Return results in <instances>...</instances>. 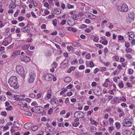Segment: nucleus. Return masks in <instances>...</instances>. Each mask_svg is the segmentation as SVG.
Listing matches in <instances>:
<instances>
[{
  "label": "nucleus",
  "instance_id": "16",
  "mask_svg": "<svg viewBox=\"0 0 135 135\" xmlns=\"http://www.w3.org/2000/svg\"><path fill=\"white\" fill-rule=\"evenodd\" d=\"M90 120L91 123L93 125H95L96 126H97V125L99 124V123L97 122H96L92 118H90Z\"/></svg>",
  "mask_w": 135,
  "mask_h": 135
},
{
  "label": "nucleus",
  "instance_id": "10",
  "mask_svg": "<svg viewBox=\"0 0 135 135\" xmlns=\"http://www.w3.org/2000/svg\"><path fill=\"white\" fill-rule=\"evenodd\" d=\"M21 31L24 33H28L30 31V28L28 26H26L22 28Z\"/></svg>",
  "mask_w": 135,
  "mask_h": 135
},
{
  "label": "nucleus",
  "instance_id": "58",
  "mask_svg": "<svg viewBox=\"0 0 135 135\" xmlns=\"http://www.w3.org/2000/svg\"><path fill=\"white\" fill-rule=\"evenodd\" d=\"M90 67L92 68L94 66V64L93 63L92 61L90 62L89 63Z\"/></svg>",
  "mask_w": 135,
  "mask_h": 135
},
{
  "label": "nucleus",
  "instance_id": "39",
  "mask_svg": "<svg viewBox=\"0 0 135 135\" xmlns=\"http://www.w3.org/2000/svg\"><path fill=\"white\" fill-rule=\"evenodd\" d=\"M132 49L131 48H127L126 49V52H131L132 51Z\"/></svg>",
  "mask_w": 135,
  "mask_h": 135
},
{
  "label": "nucleus",
  "instance_id": "19",
  "mask_svg": "<svg viewBox=\"0 0 135 135\" xmlns=\"http://www.w3.org/2000/svg\"><path fill=\"white\" fill-rule=\"evenodd\" d=\"M54 13L55 14H59L61 13V11L59 9L55 8L54 9Z\"/></svg>",
  "mask_w": 135,
  "mask_h": 135
},
{
  "label": "nucleus",
  "instance_id": "56",
  "mask_svg": "<svg viewBox=\"0 0 135 135\" xmlns=\"http://www.w3.org/2000/svg\"><path fill=\"white\" fill-rule=\"evenodd\" d=\"M98 36H94V39L93 40V41L95 42H97V39L98 38Z\"/></svg>",
  "mask_w": 135,
  "mask_h": 135
},
{
  "label": "nucleus",
  "instance_id": "43",
  "mask_svg": "<svg viewBox=\"0 0 135 135\" xmlns=\"http://www.w3.org/2000/svg\"><path fill=\"white\" fill-rule=\"evenodd\" d=\"M109 132L110 133H111L112 131L114 129V127L113 126L110 127L109 128Z\"/></svg>",
  "mask_w": 135,
  "mask_h": 135
},
{
  "label": "nucleus",
  "instance_id": "21",
  "mask_svg": "<svg viewBox=\"0 0 135 135\" xmlns=\"http://www.w3.org/2000/svg\"><path fill=\"white\" fill-rule=\"evenodd\" d=\"M72 45L75 47L80 46L81 45L78 42H75L72 43Z\"/></svg>",
  "mask_w": 135,
  "mask_h": 135
},
{
  "label": "nucleus",
  "instance_id": "44",
  "mask_svg": "<svg viewBox=\"0 0 135 135\" xmlns=\"http://www.w3.org/2000/svg\"><path fill=\"white\" fill-rule=\"evenodd\" d=\"M133 72V69H128V73L129 74H132Z\"/></svg>",
  "mask_w": 135,
  "mask_h": 135
},
{
  "label": "nucleus",
  "instance_id": "33",
  "mask_svg": "<svg viewBox=\"0 0 135 135\" xmlns=\"http://www.w3.org/2000/svg\"><path fill=\"white\" fill-rule=\"evenodd\" d=\"M37 107H40V106H36L33 107L31 109V111L33 112H35V110L36 109V108Z\"/></svg>",
  "mask_w": 135,
  "mask_h": 135
},
{
  "label": "nucleus",
  "instance_id": "22",
  "mask_svg": "<svg viewBox=\"0 0 135 135\" xmlns=\"http://www.w3.org/2000/svg\"><path fill=\"white\" fill-rule=\"evenodd\" d=\"M22 111L25 112V115H26L29 116H31L32 115V114L31 112L23 110H22Z\"/></svg>",
  "mask_w": 135,
  "mask_h": 135
},
{
  "label": "nucleus",
  "instance_id": "62",
  "mask_svg": "<svg viewBox=\"0 0 135 135\" xmlns=\"http://www.w3.org/2000/svg\"><path fill=\"white\" fill-rule=\"evenodd\" d=\"M5 98H6L3 95L0 96V99L1 100L3 101V100H5L4 99Z\"/></svg>",
  "mask_w": 135,
  "mask_h": 135
},
{
  "label": "nucleus",
  "instance_id": "59",
  "mask_svg": "<svg viewBox=\"0 0 135 135\" xmlns=\"http://www.w3.org/2000/svg\"><path fill=\"white\" fill-rule=\"evenodd\" d=\"M85 68V66L84 65H81L79 66V69L83 70Z\"/></svg>",
  "mask_w": 135,
  "mask_h": 135
},
{
  "label": "nucleus",
  "instance_id": "50",
  "mask_svg": "<svg viewBox=\"0 0 135 135\" xmlns=\"http://www.w3.org/2000/svg\"><path fill=\"white\" fill-rule=\"evenodd\" d=\"M52 65L55 68H56L57 66V64L56 62H54L52 64Z\"/></svg>",
  "mask_w": 135,
  "mask_h": 135
},
{
  "label": "nucleus",
  "instance_id": "25",
  "mask_svg": "<svg viewBox=\"0 0 135 135\" xmlns=\"http://www.w3.org/2000/svg\"><path fill=\"white\" fill-rule=\"evenodd\" d=\"M75 76L77 78L81 76V74L79 71H77L75 73Z\"/></svg>",
  "mask_w": 135,
  "mask_h": 135
},
{
  "label": "nucleus",
  "instance_id": "51",
  "mask_svg": "<svg viewBox=\"0 0 135 135\" xmlns=\"http://www.w3.org/2000/svg\"><path fill=\"white\" fill-rule=\"evenodd\" d=\"M12 109V106H10L6 108V110H11Z\"/></svg>",
  "mask_w": 135,
  "mask_h": 135
},
{
  "label": "nucleus",
  "instance_id": "7",
  "mask_svg": "<svg viewBox=\"0 0 135 135\" xmlns=\"http://www.w3.org/2000/svg\"><path fill=\"white\" fill-rule=\"evenodd\" d=\"M53 76L51 74H47L44 75V79L46 81H50L52 80Z\"/></svg>",
  "mask_w": 135,
  "mask_h": 135
},
{
  "label": "nucleus",
  "instance_id": "46",
  "mask_svg": "<svg viewBox=\"0 0 135 135\" xmlns=\"http://www.w3.org/2000/svg\"><path fill=\"white\" fill-rule=\"evenodd\" d=\"M53 109L52 108H50L48 111V114L49 115L51 114L53 112Z\"/></svg>",
  "mask_w": 135,
  "mask_h": 135
},
{
  "label": "nucleus",
  "instance_id": "47",
  "mask_svg": "<svg viewBox=\"0 0 135 135\" xmlns=\"http://www.w3.org/2000/svg\"><path fill=\"white\" fill-rule=\"evenodd\" d=\"M118 40H122L124 39L123 37L120 35H119L118 36Z\"/></svg>",
  "mask_w": 135,
  "mask_h": 135
},
{
  "label": "nucleus",
  "instance_id": "49",
  "mask_svg": "<svg viewBox=\"0 0 135 135\" xmlns=\"http://www.w3.org/2000/svg\"><path fill=\"white\" fill-rule=\"evenodd\" d=\"M87 26L85 24H82L80 26V28H84L87 27Z\"/></svg>",
  "mask_w": 135,
  "mask_h": 135
},
{
  "label": "nucleus",
  "instance_id": "48",
  "mask_svg": "<svg viewBox=\"0 0 135 135\" xmlns=\"http://www.w3.org/2000/svg\"><path fill=\"white\" fill-rule=\"evenodd\" d=\"M25 19V18L23 16L19 17H18V20L20 21H22V20H24Z\"/></svg>",
  "mask_w": 135,
  "mask_h": 135
},
{
  "label": "nucleus",
  "instance_id": "63",
  "mask_svg": "<svg viewBox=\"0 0 135 135\" xmlns=\"http://www.w3.org/2000/svg\"><path fill=\"white\" fill-rule=\"evenodd\" d=\"M89 108V106H85L84 108V110L85 111L87 110H88Z\"/></svg>",
  "mask_w": 135,
  "mask_h": 135
},
{
  "label": "nucleus",
  "instance_id": "23",
  "mask_svg": "<svg viewBox=\"0 0 135 135\" xmlns=\"http://www.w3.org/2000/svg\"><path fill=\"white\" fill-rule=\"evenodd\" d=\"M75 69V67L73 66H71L67 71V72L68 73H70L72 71L74 70Z\"/></svg>",
  "mask_w": 135,
  "mask_h": 135
},
{
  "label": "nucleus",
  "instance_id": "12",
  "mask_svg": "<svg viewBox=\"0 0 135 135\" xmlns=\"http://www.w3.org/2000/svg\"><path fill=\"white\" fill-rule=\"evenodd\" d=\"M128 36H129V40H131L134 37V35L132 32H128Z\"/></svg>",
  "mask_w": 135,
  "mask_h": 135
},
{
  "label": "nucleus",
  "instance_id": "17",
  "mask_svg": "<svg viewBox=\"0 0 135 135\" xmlns=\"http://www.w3.org/2000/svg\"><path fill=\"white\" fill-rule=\"evenodd\" d=\"M71 81V78L69 77H67L65 78L64 81L66 83H69Z\"/></svg>",
  "mask_w": 135,
  "mask_h": 135
},
{
  "label": "nucleus",
  "instance_id": "45",
  "mask_svg": "<svg viewBox=\"0 0 135 135\" xmlns=\"http://www.w3.org/2000/svg\"><path fill=\"white\" fill-rule=\"evenodd\" d=\"M67 91V89H65L63 90L62 91H61L60 93V95H62L64 93H65Z\"/></svg>",
  "mask_w": 135,
  "mask_h": 135
},
{
  "label": "nucleus",
  "instance_id": "14",
  "mask_svg": "<svg viewBox=\"0 0 135 135\" xmlns=\"http://www.w3.org/2000/svg\"><path fill=\"white\" fill-rule=\"evenodd\" d=\"M13 97L16 100L19 101L24 100V99L23 98H20L19 96L17 95H15Z\"/></svg>",
  "mask_w": 135,
  "mask_h": 135
},
{
  "label": "nucleus",
  "instance_id": "64",
  "mask_svg": "<svg viewBox=\"0 0 135 135\" xmlns=\"http://www.w3.org/2000/svg\"><path fill=\"white\" fill-rule=\"evenodd\" d=\"M1 115L6 116L7 115V113L5 111H3L1 112Z\"/></svg>",
  "mask_w": 135,
  "mask_h": 135
},
{
  "label": "nucleus",
  "instance_id": "27",
  "mask_svg": "<svg viewBox=\"0 0 135 135\" xmlns=\"http://www.w3.org/2000/svg\"><path fill=\"white\" fill-rule=\"evenodd\" d=\"M38 129L37 126H33L31 127V129L32 131H37Z\"/></svg>",
  "mask_w": 135,
  "mask_h": 135
},
{
  "label": "nucleus",
  "instance_id": "38",
  "mask_svg": "<svg viewBox=\"0 0 135 135\" xmlns=\"http://www.w3.org/2000/svg\"><path fill=\"white\" fill-rule=\"evenodd\" d=\"M125 46L127 48H128L130 46V44L128 42L125 41Z\"/></svg>",
  "mask_w": 135,
  "mask_h": 135
},
{
  "label": "nucleus",
  "instance_id": "2",
  "mask_svg": "<svg viewBox=\"0 0 135 135\" xmlns=\"http://www.w3.org/2000/svg\"><path fill=\"white\" fill-rule=\"evenodd\" d=\"M132 122H131L130 119L129 118L125 119L122 123V125L126 127H128L131 126Z\"/></svg>",
  "mask_w": 135,
  "mask_h": 135
},
{
  "label": "nucleus",
  "instance_id": "28",
  "mask_svg": "<svg viewBox=\"0 0 135 135\" xmlns=\"http://www.w3.org/2000/svg\"><path fill=\"white\" fill-rule=\"evenodd\" d=\"M35 78L32 77L30 76V78L28 79V81L30 83H32L34 81Z\"/></svg>",
  "mask_w": 135,
  "mask_h": 135
},
{
  "label": "nucleus",
  "instance_id": "29",
  "mask_svg": "<svg viewBox=\"0 0 135 135\" xmlns=\"http://www.w3.org/2000/svg\"><path fill=\"white\" fill-rule=\"evenodd\" d=\"M30 46V45L29 44L25 45V46H23L22 47V49H23L24 50L28 49L29 48Z\"/></svg>",
  "mask_w": 135,
  "mask_h": 135
},
{
  "label": "nucleus",
  "instance_id": "6",
  "mask_svg": "<svg viewBox=\"0 0 135 135\" xmlns=\"http://www.w3.org/2000/svg\"><path fill=\"white\" fill-rule=\"evenodd\" d=\"M120 9L119 8L120 11L121 12H126L128 11V7L127 5L125 4H123L121 6H120Z\"/></svg>",
  "mask_w": 135,
  "mask_h": 135
},
{
  "label": "nucleus",
  "instance_id": "1",
  "mask_svg": "<svg viewBox=\"0 0 135 135\" xmlns=\"http://www.w3.org/2000/svg\"><path fill=\"white\" fill-rule=\"evenodd\" d=\"M17 78L15 76L11 77L8 80V82L10 87L15 89H17L19 86L17 82Z\"/></svg>",
  "mask_w": 135,
  "mask_h": 135
},
{
  "label": "nucleus",
  "instance_id": "8",
  "mask_svg": "<svg viewBox=\"0 0 135 135\" xmlns=\"http://www.w3.org/2000/svg\"><path fill=\"white\" fill-rule=\"evenodd\" d=\"M51 90H48L47 92L46 95L44 99L46 100H47L51 99L52 97V94H51Z\"/></svg>",
  "mask_w": 135,
  "mask_h": 135
},
{
  "label": "nucleus",
  "instance_id": "9",
  "mask_svg": "<svg viewBox=\"0 0 135 135\" xmlns=\"http://www.w3.org/2000/svg\"><path fill=\"white\" fill-rule=\"evenodd\" d=\"M20 58V60L22 61H23L25 62H29L30 60V59L29 57L26 56H21Z\"/></svg>",
  "mask_w": 135,
  "mask_h": 135
},
{
  "label": "nucleus",
  "instance_id": "54",
  "mask_svg": "<svg viewBox=\"0 0 135 135\" xmlns=\"http://www.w3.org/2000/svg\"><path fill=\"white\" fill-rule=\"evenodd\" d=\"M73 85L71 84H70L67 86L66 88L67 89H70L73 87Z\"/></svg>",
  "mask_w": 135,
  "mask_h": 135
},
{
  "label": "nucleus",
  "instance_id": "26",
  "mask_svg": "<svg viewBox=\"0 0 135 135\" xmlns=\"http://www.w3.org/2000/svg\"><path fill=\"white\" fill-rule=\"evenodd\" d=\"M28 123H26L24 126V127L26 129H30V128Z\"/></svg>",
  "mask_w": 135,
  "mask_h": 135
},
{
  "label": "nucleus",
  "instance_id": "32",
  "mask_svg": "<svg viewBox=\"0 0 135 135\" xmlns=\"http://www.w3.org/2000/svg\"><path fill=\"white\" fill-rule=\"evenodd\" d=\"M115 124L116 127L117 129H118L120 128V125L119 122H117Z\"/></svg>",
  "mask_w": 135,
  "mask_h": 135
},
{
  "label": "nucleus",
  "instance_id": "34",
  "mask_svg": "<svg viewBox=\"0 0 135 135\" xmlns=\"http://www.w3.org/2000/svg\"><path fill=\"white\" fill-rule=\"evenodd\" d=\"M119 99L124 102L126 101V98L123 96L120 97Z\"/></svg>",
  "mask_w": 135,
  "mask_h": 135
},
{
  "label": "nucleus",
  "instance_id": "35",
  "mask_svg": "<svg viewBox=\"0 0 135 135\" xmlns=\"http://www.w3.org/2000/svg\"><path fill=\"white\" fill-rule=\"evenodd\" d=\"M29 96L31 98H34L35 97V94H33V92H31L29 94Z\"/></svg>",
  "mask_w": 135,
  "mask_h": 135
},
{
  "label": "nucleus",
  "instance_id": "57",
  "mask_svg": "<svg viewBox=\"0 0 135 135\" xmlns=\"http://www.w3.org/2000/svg\"><path fill=\"white\" fill-rule=\"evenodd\" d=\"M63 55L66 58L68 57V53L66 52L64 53Z\"/></svg>",
  "mask_w": 135,
  "mask_h": 135
},
{
  "label": "nucleus",
  "instance_id": "55",
  "mask_svg": "<svg viewBox=\"0 0 135 135\" xmlns=\"http://www.w3.org/2000/svg\"><path fill=\"white\" fill-rule=\"evenodd\" d=\"M57 21L56 19H55L54 20L52 21V23L53 24L54 26H56L57 25Z\"/></svg>",
  "mask_w": 135,
  "mask_h": 135
},
{
  "label": "nucleus",
  "instance_id": "36",
  "mask_svg": "<svg viewBox=\"0 0 135 135\" xmlns=\"http://www.w3.org/2000/svg\"><path fill=\"white\" fill-rule=\"evenodd\" d=\"M80 123L79 122H74L73 123V126L74 127H76L78 126L79 124Z\"/></svg>",
  "mask_w": 135,
  "mask_h": 135
},
{
  "label": "nucleus",
  "instance_id": "60",
  "mask_svg": "<svg viewBox=\"0 0 135 135\" xmlns=\"http://www.w3.org/2000/svg\"><path fill=\"white\" fill-rule=\"evenodd\" d=\"M73 47L71 46H67V49L69 51H70L71 49H72Z\"/></svg>",
  "mask_w": 135,
  "mask_h": 135
},
{
  "label": "nucleus",
  "instance_id": "37",
  "mask_svg": "<svg viewBox=\"0 0 135 135\" xmlns=\"http://www.w3.org/2000/svg\"><path fill=\"white\" fill-rule=\"evenodd\" d=\"M109 121L110 124H113V123L114 122V120L112 118H110L109 119Z\"/></svg>",
  "mask_w": 135,
  "mask_h": 135
},
{
  "label": "nucleus",
  "instance_id": "31",
  "mask_svg": "<svg viewBox=\"0 0 135 135\" xmlns=\"http://www.w3.org/2000/svg\"><path fill=\"white\" fill-rule=\"evenodd\" d=\"M16 5L14 4H10L9 6V8L11 9H14L16 7Z\"/></svg>",
  "mask_w": 135,
  "mask_h": 135
},
{
  "label": "nucleus",
  "instance_id": "18",
  "mask_svg": "<svg viewBox=\"0 0 135 135\" xmlns=\"http://www.w3.org/2000/svg\"><path fill=\"white\" fill-rule=\"evenodd\" d=\"M29 75V76L35 78L36 76L35 71L32 70H31L30 72Z\"/></svg>",
  "mask_w": 135,
  "mask_h": 135
},
{
  "label": "nucleus",
  "instance_id": "15",
  "mask_svg": "<svg viewBox=\"0 0 135 135\" xmlns=\"http://www.w3.org/2000/svg\"><path fill=\"white\" fill-rule=\"evenodd\" d=\"M134 13L133 12H130L128 14V17L131 20H133L134 19Z\"/></svg>",
  "mask_w": 135,
  "mask_h": 135
},
{
  "label": "nucleus",
  "instance_id": "24",
  "mask_svg": "<svg viewBox=\"0 0 135 135\" xmlns=\"http://www.w3.org/2000/svg\"><path fill=\"white\" fill-rule=\"evenodd\" d=\"M72 17L75 20H78L79 18V16L78 15L75 14L72 16Z\"/></svg>",
  "mask_w": 135,
  "mask_h": 135
},
{
  "label": "nucleus",
  "instance_id": "13",
  "mask_svg": "<svg viewBox=\"0 0 135 135\" xmlns=\"http://www.w3.org/2000/svg\"><path fill=\"white\" fill-rule=\"evenodd\" d=\"M117 110L118 112L120 113L119 115V117H121L124 115V113L122 109L118 108L117 109Z\"/></svg>",
  "mask_w": 135,
  "mask_h": 135
},
{
  "label": "nucleus",
  "instance_id": "40",
  "mask_svg": "<svg viewBox=\"0 0 135 135\" xmlns=\"http://www.w3.org/2000/svg\"><path fill=\"white\" fill-rule=\"evenodd\" d=\"M67 6L68 9L73 8L74 7V6L73 5H71L68 3L67 4Z\"/></svg>",
  "mask_w": 135,
  "mask_h": 135
},
{
  "label": "nucleus",
  "instance_id": "52",
  "mask_svg": "<svg viewBox=\"0 0 135 135\" xmlns=\"http://www.w3.org/2000/svg\"><path fill=\"white\" fill-rule=\"evenodd\" d=\"M42 95L41 93H39L37 95V97L38 99L40 98Z\"/></svg>",
  "mask_w": 135,
  "mask_h": 135
},
{
  "label": "nucleus",
  "instance_id": "41",
  "mask_svg": "<svg viewBox=\"0 0 135 135\" xmlns=\"http://www.w3.org/2000/svg\"><path fill=\"white\" fill-rule=\"evenodd\" d=\"M96 129V128L94 126L91 127L90 128V131L92 132H94L95 131Z\"/></svg>",
  "mask_w": 135,
  "mask_h": 135
},
{
  "label": "nucleus",
  "instance_id": "11",
  "mask_svg": "<svg viewBox=\"0 0 135 135\" xmlns=\"http://www.w3.org/2000/svg\"><path fill=\"white\" fill-rule=\"evenodd\" d=\"M68 63V60L67 59H65L64 61L62 62L61 63V65L63 67L65 68L67 66Z\"/></svg>",
  "mask_w": 135,
  "mask_h": 135
},
{
  "label": "nucleus",
  "instance_id": "42",
  "mask_svg": "<svg viewBox=\"0 0 135 135\" xmlns=\"http://www.w3.org/2000/svg\"><path fill=\"white\" fill-rule=\"evenodd\" d=\"M119 86L120 88H123L124 86V84L123 82L121 81L119 84Z\"/></svg>",
  "mask_w": 135,
  "mask_h": 135
},
{
  "label": "nucleus",
  "instance_id": "3",
  "mask_svg": "<svg viewBox=\"0 0 135 135\" xmlns=\"http://www.w3.org/2000/svg\"><path fill=\"white\" fill-rule=\"evenodd\" d=\"M16 70L18 73L22 76L24 75L25 71L22 66L17 65L16 67Z\"/></svg>",
  "mask_w": 135,
  "mask_h": 135
},
{
  "label": "nucleus",
  "instance_id": "30",
  "mask_svg": "<svg viewBox=\"0 0 135 135\" xmlns=\"http://www.w3.org/2000/svg\"><path fill=\"white\" fill-rule=\"evenodd\" d=\"M118 98L117 97L114 98L111 101L112 102V103L114 104L115 103H116L117 102V99Z\"/></svg>",
  "mask_w": 135,
  "mask_h": 135
},
{
  "label": "nucleus",
  "instance_id": "53",
  "mask_svg": "<svg viewBox=\"0 0 135 135\" xmlns=\"http://www.w3.org/2000/svg\"><path fill=\"white\" fill-rule=\"evenodd\" d=\"M86 59H89L91 57V55L90 54H87L86 55Z\"/></svg>",
  "mask_w": 135,
  "mask_h": 135
},
{
  "label": "nucleus",
  "instance_id": "20",
  "mask_svg": "<svg viewBox=\"0 0 135 135\" xmlns=\"http://www.w3.org/2000/svg\"><path fill=\"white\" fill-rule=\"evenodd\" d=\"M21 51L19 50H17L13 52L12 55L14 56L20 55V53Z\"/></svg>",
  "mask_w": 135,
  "mask_h": 135
},
{
  "label": "nucleus",
  "instance_id": "4",
  "mask_svg": "<svg viewBox=\"0 0 135 135\" xmlns=\"http://www.w3.org/2000/svg\"><path fill=\"white\" fill-rule=\"evenodd\" d=\"M50 103L52 105V108L54 109L56 108L59 106L55 98H52L51 99Z\"/></svg>",
  "mask_w": 135,
  "mask_h": 135
},
{
  "label": "nucleus",
  "instance_id": "5",
  "mask_svg": "<svg viewBox=\"0 0 135 135\" xmlns=\"http://www.w3.org/2000/svg\"><path fill=\"white\" fill-rule=\"evenodd\" d=\"M74 116L75 118H83L84 117V115L83 112L77 111L74 113Z\"/></svg>",
  "mask_w": 135,
  "mask_h": 135
},
{
  "label": "nucleus",
  "instance_id": "61",
  "mask_svg": "<svg viewBox=\"0 0 135 135\" xmlns=\"http://www.w3.org/2000/svg\"><path fill=\"white\" fill-rule=\"evenodd\" d=\"M126 84L127 86L131 88L132 87V85L130 83H126Z\"/></svg>",
  "mask_w": 135,
  "mask_h": 135
}]
</instances>
